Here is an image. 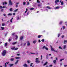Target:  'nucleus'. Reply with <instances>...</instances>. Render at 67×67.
Listing matches in <instances>:
<instances>
[{"label": "nucleus", "mask_w": 67, "mask_h": 67, "mask_svg": "<svg viewBox=\"0 0 67 67\" xmlns=\"http://www.w3.org/2000/svg\"><path fill=\"white\" fill-rule=\"evenodd\" d=\"M7 53V51L5 50H4L2 53V56H4L6 54V53Z\"/></svg>", "instance_id": "obj_1"}, {"label": "nucleus", "mask_w": 67, "mask_h": 67, "mask_svg": "<svg viewBox=\"0 0 67 67\" xmlns=\"http://www.w3.org/2000/svg\"><path fill=\"white\" fill-rule=\"evenodd\" d=\"M59 0H55V4L57 5H58V3L59 2Z\"/></svg>", "instance_id": "obj_2"}, {"label": "nucleus", "mask_w": 67, "mask_h": 67, "mask_svg": "<svg viewBox=\"0 0 67 67\" xmlns=\"http://www.w3.org/2000/svg\"><path fill=\"white\" fill-rule=\"evenodd\" d=\"M9 4L8 5H12V1L11 0H10L9 1Z\"/></svg>", "instance_id": "obj_3"}, {"label": "nucleus", "mask_w": 67, "mask_h": 67, "mask_svg": "<svg viewBox=\"0 0 67 67\" xmlns=\"http://www.w3.org/2000/svg\"><path fill=\"white\" fill-rule=\"evenodd\" d=\"M51 48L52 51H54V52H57V51H55V50L54 49V48H52V46L51 47Z\"/></svg>", "instance_id": "obj_4"}, {"label": "nucleus", "mask_w": 67, "mask_h": 67, "mask_svg": "<svg viewBox=\"0 0 67 67\" xmlns=\"http://www.w3.org/2000/svg\"><path fill=\"white\" fill-rule=\"evenodd\" d=\"M47 8H48V10L50 9H52V8L49 6H47L46 7Z\"/></svg>", "instance_id": "obj_5"}, {"label": "nucleus", "mask_w": 67, "mask_h": 67, "mask_svg": "<svg viewBox=\"0 0 67 67\" xmlns=\"http://www.w3.org/2000/svg\"><path fill=\"white\" fill-rule=\"evenodd\" d=\"M7 4V3L6 2H3V4L4 5H5V4L6 5Z\"/></svg>", "instance_id": "obj_6"}, {"label": "nucleus", "mask_w": 67, "mask_h": 67, "mask_svg": "<svg viewBox=\"0 0 67 67\" xmlns=\"http://www.w3.org/2000/svg\"><path fill=\"white\" fill-rule=\"evenodd\" d=\"M35 62L37 63H40V61L38 60H36Z\"/></svg>", "instance_id": "obj_7"}, {"label": "nucleus", "mask_w": 67, "mask_h": 67, "mask_svg": "<svg viewBox=\"0 0 67 67\" xmlns=\"http://www.w3.org/2000/svg\"><path fill=\"white\" fill-rule=\"evenodd\" d=\"M19 62V60H17L16 62L15 63V65H16V64H17L18 63V62Z\"/></svg>", "instance_id": "obj_8"}, {"label": "nucleus", "mask_w": 67, "mask_h": 67, "mask_svg": "<svg viewBox=\"0 0 67 67\" xmlns=\"http://www.w3.org/2000/svg\"><path fill=\"white\" fill-rule=\"evenodd\" d=\"M27 46H29V45H30V43L29 42V41H28L27 42Z\"/></svg>", "instance_id": "obj_9"}, {"label": "nucleus", "mask_w": 67, "mask_h": 67, "mask_svg": "<svg viewBox=\"0 0 67 67\" xmlns=\"http://www.w3.org/2000/svg\"><path fill=\"white\" fill-rule=\"evenodd\" d=\"M14 64H9V66L10 67H12V66H13L14 65Z\"/></svg>", "instance_id": "obj_10"}, {"label": "nucleus", "mask_w": 67, "mask_h": 67, "mask_svg": "<svg viewBox=\"0 0 67 67\" xmlns=\"http://www.w3.org/2000/svg\"><path fill=\"white\" fill-rule=\"evenodd\" d=\"M48 64V62H46L43 65V66H45V65H46L47 64Z\"/></svg>", "instance_id": "obj_11"}, {"label": "nucleus", "mask_w": 67, "mask_h": 67, "mask_svg": "<svg viewBox=\"0 0 67 67\" xmlns=\"http://www.w3.org/2000/svg\"><path fill=\"white\" fill-rule=\"evenodd\" d=\"M60 8V7H59V6L57 7H55V9H59V8Z\"/></svg>", "instance_id": "obj_12"}, {"label": "nucleus", "mask_w": 67, "mask_h": 67, "mask_svg": "<svg viewBox=\"0 0 67 67\" xmlns=\"http://www.w3.org/2000/svg\"><path fill=\"white\" fill-rule=\"evenodd\" d=\"M67 42V40H64V44H66V43Z\"/></svg>", "instance_id": "obj_13"}, {"label": "nucleus", "mask_w": 67, "mask_h": 67, "mask_svg": "<svg viewBox=\"0 0 67 67\" xmlns=\"http://www.w3.org/2000/svg\"><path fill=\"white\" fill-rule=\"evenodd\" d=\"M23 36H21L20 37V40H23Z\"/></svg>", "instance_id": "obj_14"}, {"label": "nucleus", "mask_w": 67, "mask_h": 67, "mask_svg": "<svg viewBox=\"0 0 67 67\" xmlns=\"http://www.w3.org/2000/svg\"><path fill=\"white\" fill-rule=\"evenodd\" d=\"M33 43H34V44H35V43H36V40H34V41L33 42Z\"/></svg>", "instance_id": "obj_15"}, {"label": "nucleus", "mask_w": 67, "mask_h": 67, "mask_svg": "<svg viewBox=\"0 0 67 67\" xmlns=\"http://www.w3.org/2000/svg\"><path fill=\"white\" fill-rule=\"evenodd\" d=\"M41 36H42V35H39L38 36V38H40Z\"/></svg>", "instance_id": "obj_16"}, {"label": "nucleus", "mask_w": 67, "mask_h": 67, "mask_svg": "<svg viewBox=\"0 0 67 67\" xmlns=\"http://www.w3.org/2000/svg\"><path fill=\"white\" fill-rule=\"evenodd\" d=\"M17 43V42H14L13 43H12V44H13V45H15V44H16Z\"/></svg>", "instance_id": "obj_17"}, {"label": "nucleus", "mask_w": 67, "mask_h": 67, "mask_svg": "<svg viewBox=\"0 0 67 67\" xmlns=\"http://www.w3.org/2000/svg\"><path fill=\"white\" fill-rule=\"evenodd\" d=\"M23 5H25V4H26V3L25 2H23Z\"/></svg>", "instance_id": "obj_18"}, {"label": "nucleus", "mask_w": 67, "mask_h": 67, "mask_svg": "<svg viewBox=\"0 0 67 67\" xmlns=\"http://www.w3.org/2000/svg\"><path fill=\"white\" fill-rule=\"evenodd\" d=\"M27 63H31V61L30 60H28L27 61Z\"/></svg>", "instance_id": "obj_19"}, {"label": "nucleus", "mask_w": 67, "mask_h": 67, "mask_svg": "<svg viewBox=\"0 0 67 67\" xmlns=\"http://www.w3.org/2000/svg\"><path fill=\"white\" fill-rule=\"evenodd\" d=\"M15 49V47H14L11 48V49H12V50H14V49Z\"/></svg>", "instance_id": "obj_20"}, {"label": "nucleus", "mask_w": 67, "mask_h": 67, "mask_svg": "<svg viewBox=\"0 0 67 67\" xmlns=\"http://www.w3.org/2000/svg\"><path fill=\"white\" fill-rule=\"evenodd\" d=\"M61 5H63V4H64V2H63V1H62V2H61Z\"/></svg>", "instance_id": "obj_21"}, {"label": "nucleus", "mask_w": 67, "mask_h": 67, "mask_svg": "<svg viewBox=\"0 0 67 67\" xmlns=\"http://www.w3.org/2000/svg\"><path fill=\"white\" fill-rule=\"evenodd\" d=\"M2 26H4L5 25V23H3L2 24Z\"/></svg>", "instance_id": "obj_22"}, {"label": "nucleus", "mask_w": 67, "mask_h": 67, "mask_svg": "<svg viewBox=\"0 0 67 67\" xmlns=\"http://www.w3.org/2000/svg\"><path fill=\"white\" fill-rule=\"evenodd\" d=\"M41 41L42 42H44L45 41V40L44 39H43L41 40Z\"/></svg>", "instance_id": "obj_23"}, {"label": "nucleus", "mask_w": 67, "mask_h": 67, "mask_svg": "<svg viewBox=\"0 0 67 67\" xmlns=\"http://www.w3.org/2000/svg\"><path fill=\"white\" fill-rule=\"evenodd\" d=\"M11 61H13L14 60V59L13 58H12L10 59Z\"/></svg>", "instance_id": "obj_24"}, {"label": "nucleus", "mask_w": 67, "mask_h": 67, "mask_svg": "<svg viewBox=\"0 0 67 67\" xmlns=\"http://www.w3.org/2000/svg\"><path fill=\"white\" fill-rule=\"evenodd\" d=\"M56 60H54L53 61V63H54V64H55L56 63Z\"/></svg>", "instance_id": "obj_25"}, {"label": "nucleus", "mask_w": 67, "mask_h": 67, "mask_svg": "<svg viewBox=\"0 0 67 67\" xmlns=\"http://www.w3.org/2000/svg\"><path fill=\"white\" fill-rule=\"evenodd\" d=\"M8 15H12V13H9L8 14Z\"/></svg>", "instance_id": "obj_26"}, {"label": "nucleus", "mask_w": 67, "mask_h": 67, "mask_svg": "<svg viewBox=\"0 0 67 67\" xmlns=\"http://www.w3.org/2000/svg\"><path fill=\"white\" fill-rule=\"evenodd\" d=\"M15 37H16L15 39H16V40H18V36L17 35Z\"/></svg>", "instance_id": "obj_27"}, {"label": "nucleus", "mask_w": 67, "mask_h": 67, "mask_svg": "<svg viewBox=\"0 0 67 67\" xmlns=\"http://www.w3.org/2000/svg\"><path fill=\"white\" fill-rule=\"evenodd\" d=\"M17 49H18V48H15L14 49V50L15 51H16V50H17Z\"/></svg>", "instance_id": "obj_28"}, {"label": "nucleus", "mask_w": 67, "mask_h": 67, "mask_svg": "<svg viewBox=\"0 0 67 67\" xmlns=\"http://www.w3.org/2000/svg\"><path fill=\"white\" fill-rule=\"evenodd\" d=\"M15 58L17 59H20V57H16Z\"/></svg>", "instance_id": "obj_29"}, {"label": "nucleus", "mask_w": 67, "mask_h": 67, "mask_svg": "<svg viewBox=\"0 0 67 67\" xmlns=\"http://www.w3.org/2000/svg\"><path fill=\"white\" fill-rule=\"evenodd\" d=\"M7 45H8V43L7 42L5 44V46H7Z\"/></svg>", "instance_id": "obj_30"}, {"label": "nucleus", "mask_w": 67, "mask_h": 67, "mask_svg": "<svg viewBox=\"0 0 67 67\" xmlns=\"http://www.w3.org/2000/svg\"><path fill=\"white\" fill-rule=\"evenodd\" d=\"M62 23H63V21H61L59 23V24L60 25L61 24H62Z\"/></svg>", "instance_id": "obj_31"}, {"label": "nucleus", "mask_w": 67, "mask_h": 67, "mask_svg": "<svg viewBox=\"0 0 67 67\" xmlns=\"http://www.w3.org/2000/svg\"><path fill=\"white\" fill-rule=\"evenodd\" d=\"M46 47L45 46H44L42 47V49H44V48H45Z\"/></svg>", "instance_id": "obj_32"}, {"label": "nucleus", "mask_w": 67, "mask_h": 67, "mask_svg": "<svg viewBox=\"0 0 67 67\" xmlns=\"http://www.w3.org/2000/svg\"><path fill=\"white\" fill-rule=\"evenodd\" d=\"M1 30H4V27H1Z\"/></svg>", "instance_id": "obj_33"}, {"label": "nucleus", "mask_w": 67, "mask_h": 67, "mask_svg": "<svg viewBox=\"0 0 67 67\" xmlns=\"http://www.w3.org/2000/svg\"><path fill=\"white\" fill-rule=\"evenodd\" d=\"M10 11H12V8H11L9 9Z\"/></svg>", "instance_id": "obj_34"}, {"label": "nucleus", "mask_w": 67, "mask_h": 67, "mask_svg": "<svg viewBox=\"0 0 67 67\" xmlns=\"http://www.w3.org/2000/svg\"><path fill=\"white\" fill-rule=\"evenodd\" d=\"M18 9H16L14 11V12H16V11H18Z\"/></svg>", "instance_id": "obj_35"}, {"label": "nucleus", "mask_w": 67, "mask_h": 67, "mask_svg": "<svg viewBox=\"0 0 67 67\" xmlns=\"http://www.w3.org/2000/svg\"><path fill=\"white\" fill-rule=\"evenodd\" d=\"M66 45H64V47H63V49H65V48H66Z\"/></svg>", "instance_id": "obj_36"}, {"label": "nucleus", "mask_w": 67, "mask_h": 67, "mask_svg": "<svg viewBox=\"0 0 67 67\" xmlns=\"http://www.w3.org/2000/svg\"><path fill=\"white\" fill-rule=\"evenodd\" d=\"M64 60V59H61L60 60V62H62V60Z\"/></svg>", "instance_id": "obj_37"}, {"label": "nucleus", "mask_w": 67, "mask_h": 67, "mask_svg": "<svg viewBox=\"0 0 67 67\" xmlns=\"http://www.w3.org/2000/svg\"><path fill=\"white\" fill-rule=\"evenodd\" d=\"M59 49H62V48L60 46H59Z\"/></svg>", "instance_id": "obj_38"}, {"label": "nucleus", "mask_w": 67, "mask_h": 67, "mask_svg": "<svg viewBox=\"0 0 67 67\" xmlns=\"http://www.w3.org/2000/svg\"><path fill=\"white\" fill-rule=\"evenodd\" d=\"M11 39L10 38L8 40V41L9 42H10V41H11Z\"/></svg>", "instance_id": "obj_39"}, {"label": "nucleus", "mask_w": 67, "mask_h": 67, "mask_svg": "<svg viewBox=\"0 0 67 67\" xmlns=\"http://www.w3.org/2000/svg\"><path fill=\"white\" fill-rule=\"evenodd\" d=\"M34 9V8H31L30 9V10H33Z\"/></svg>", "instance_id": "obj_40"}, {"label": "nucleus", "mask_w": 67, "mask_h": 67, "mask_svg": "<svg viewBox=\"0 0 67 67\" xmlns=\"http://www.w3.org/2000/svg\"><path fill=\"white\" fill-rule=\"evenodd\" d=\"M63 30H64V29H65V26H63Z\"/></svg>", "instance_id": "obj_41"}, {"label": "nucleus", "mask_w": 67, "mask_h": 67, "mask_svg": "<svg viewBox=\"0 0 67 67\" xmlns=\"http://www.w3.org/2000/svg\"><path fill=\"white\" fill-rule=\"evenodd\" d=\"M37 3H40V1L39 0H37Z\"/></svg>", "instance_id": "obj_42"}, {"label": "nucleus", "mask_w": 67, "mask_h": 67, "mask_svg": "<svg viewBox=\"0 0 67 67\" xmlns=\"http://www.w3.org/2000/svg\"><path fill=\"white\" fill-rule=\"evenodd\" d=\"M29 4V2H27V5H28Z\"/></svg>", "instance_id": "obj_43"}, {"label": "nucleus", "mask_w": 67, "mask_h": 67, "mask_svg": "<svg viewBox=\"0 0 67 67\" xmlns=\"http://www.w3.org/2000/svg\"><path fill=\"white\" fill-rule=\"evenodd\" d=\"M6 34H5V36H7V33H8V32H6Z\"/></svg>", "instance_id": "obj_44"}, {"label": "nucleus", "mask_w": 67, "mask_h": 67, "mask_svg": "<svg viewBox=\"0 0 67 67\" xmlns=\"http://www.w3.org/2000/svg\"><path fill=\"white\" fill-rule=\"evenodd\" d=\"M64 36H65L64 35H63L62 36V38H64Z\"/></svg>", "instance_id": "obj_45"}, {"label": "nucleus", "mask_w": 67, "mask_h": 67, "mask_svg": "<svg viewBox=\"0 0 67 67\" xmlns=\"http://www.w3.org/2000/svg\"><path fill=\"white\" fill-rule=\"evenodd\" d=\"M45 49H46V50H48V48H47L46 47L45 48Z\"/></svg>", "instance_id": "obj_46"}, {"label": "nucleus", "mask_w": 67, "mask_h": 67, "mask_svg": "<svg viewBox=\"0 0 67 67\" xmlns=\"http://www.w3.org/2000/svg\"><path fill=\"white\" fill-rule=\"evenodd\" d=\"M32 65H33V63H32L30 64V66H32Z\"/></svg>", "instance_id": "obj_47"}, {"label": "nucleus", "mask_w": 67, "mask_h": 67, "mask_svg": "<svg viewBox=\"0 0 67 67\" xmlns=\"http://www.w3.org/2000/svg\"><path fill=\"white\" fill-rule=\"evenodd\" d=\"M4 10H3V9H1V12H3V11Z\"/></svg>", "instance_id": "obj_48"}, {"label": "nucleus", "mask_w": 67, "mask_h": 67, "mask_svg": "<svg viewBox=\"0 0 67 67\" xmlns=\"http://www.w3.org/2000/svg\"><path fill=\"white\" fill-rule=\"evenodd\" d=\"M7 8V7L5 6H3L2 7V8Z\"/></svg>", "instance_id": "obj_49"}, {"label": "nucleus", "mask_w": 67, "mask_h": 67, "mask_svg": "<svg viewBox=\"0 0 67 67\" xmlns=\"http://www.w3.org/2000/svg\"><path fill=\"white\" fill-rule=\"evenodd\" d=\"M5 67H7V64L6 63H5Z\"/></svg>", "instance_id": "obj_50"}, {"label": "nucleus", "mask_w": 67, "mask_h": 67, "mask_svg": "<svg viewBox=\"0 0 67 67\" xmlns=\"http://www.w3.org/2000/svg\"><path fill=\"white\" fill-rule=\"evenodd\" d=\"M60 36V34H58V37H59V36Z\"/></svg>", "instance_id": "obj_51"}, {"label": "nucleus", "mask_w": 67, "mask_h": 67, "mask_svg": "<svg viewBox=\"0 0 67 67\" xmlns=\"http://www.w3.org/2000/svg\"><path fill=\"white\" fill-rule=\"evenodd\" d=\"M36 60H38L39 59L38 58H36L35 59Z\"/></svg>", "instance_id": "obj_52"}, {"label": "nucleus", "mask_w": 67, "mask_h": 67, "mask_svg": "<svg viewBox=\"0 0 67 67\" xmlns=\"http://www.w3.org/2000/svg\"><path fill=\"white\" fill-rule=\"evenodd\" d=\"M16 8H18V5H16L15 6Z\"/></svg>", "instance_id": "obj_53"}, {"label": "nucleus", "mask_w": 67, "mask_h": 67, "mask_svg": "<svg viewBox=\"0 0 67 67\" xmlns=\"http://www.w3.org/2000/svg\"><path fill=\"white\" fill-rule=\"evenodd\" d=\"M15 34V33H13V34H12V35L13 36V35H14V34Z\"/></svg>", "instance_id": "obj_54"}, {"label": "nucleus", "mask_w": 67, "mask_h": 67, "mask_svg": "<svg viewBox=\"0 0 67 67\" xmlns=\"http://www.w3.org/2000/svg\"><path fill=\"white\" fill-rule=\"evenodd\" d=\"M2 6H0V9H2Z\"/></svg>", "instance_id": "obj_55"}, {"label": "nucleus", "mask_w": 67, "mask_h": 67, "mask_svg": "<svg viewBox=\"0 0 67 67\" xmlns=\"http://www.w3.org/2000/svg\"><path fill=\"white\" fill-rule=\"evenodd\" d=\"M28 10V9H27L26 8V12H27V10Z\"/></svg>", "instance_id": "obj_56"}, {"label": "nucleus", "mask_w": 67, "mask_h": 67, "mask_svg": "<svg viewBox=\"0 0 67 67\" xmlns=\"http://www.w3.org/2000/svg\"><path fill=\"white\" fill-rule=\"evenodd\" d=\"M13 15H15V13H13Z\"/></svg>", "instance_id": "obj_57"}, {"label": "nucleus", "mask_w": 67, "mask_h": 67, "mask_svg": "<svg viewBox=\"0 0 67 67\" xmlns=\"http://www.w3.org/2000/svg\"><path fill=\"white\" fill-rule=\"evenodd\" d=\"M38 42H39V43H40V42H41V40H39Z\"/></svg>", "instance_id": "obj_58"}, {"label": "nucleus", "mask_w": 67, "mask_h": 67, "mask_svg": "<svg viewBox=\"0 0 67 67\" xmlns=\"http://www.w3.org/2000/svg\"><path fill=\"white\" fill-rule=\"evenodd\" d=\"M19 17H17V20H19Z\"/></svg>", "instance_id": "obj_59"}, {"label": "nucleus", "mask_w": 67, "mask_h": 67, "mask_svg": "<svg viewBox=\"0 0 67 67\" xmlns=\"http://www.w3.org/2000/svg\"><path fill=\"white\" fill-rule=\"evenodd\" d=\"M16 4H19V2L16 3Z\"/></svg>", "instance_id": "obj_60"}, {"label": "nucleus", "mask_w": 67, "mask_h": 67, "mask_svg": "<svg viewBox=\"0 0 67 67\" xmlns=\"http://www.w3.org/2000/svg\"><path fill=\"white\" fill-rule=\"evenodd\" d=\"M53 66V65H49V66L50 67H52V66Z\"/></svg>", "instance_id": "obj_61"}, {"label": "nucleus", "mask_w": 67, "mask_h": 67, "mask_svg": "<svg viewBox=\"0 0 67 67\" xmlns=\"http://www.w3.org/2000/svg\"><path fill=\"white\" fill-rule=\"evenodd\" d=\"M67 66V65H64V67H66Z\"/></svg>", "instance_id": "obj_62"}, {"label": "nucleus", "mask_w": 67, "mask_h": 67, "mask_svg": "<svg viewBox=\"0 0 67 67\" xmlns=\"http://www.w3.org/2000/svg\"><path fill=\"white\" fill-rule=\"evenodd\" d=\"M3 15L4 16H5V15H6L5 14H3Z\"/></svg>", "instance_id": "obj_63"}, {"label": "nucleus", "mask_w": 67, "mask_h": 67, "mask_svg": "<svg viewBox=\"0 0 67 67\" xmlns=\"http://www.w3.org/2000/svg\"><path fill=\"white\" fill-rule=\"evenodd\" d=\"M55 59L56 60H58V59H57V58H56Z\"/></svg>", "instance_id": "obj_64"}]
</instances>
